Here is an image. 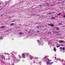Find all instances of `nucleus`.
<instances>
[{"label":"nucleus","mask_w":65,"mask_h":65,"mask_svg":"<svg viewBox=\"0 0 65 65\" xmlns=\"http://www.w3.org/2000/svg\"><path fill=\"white\" fill-rule=\"evenodd\" d=\"M61 35V32L60 31H57V35Z\"/></svg>","instance_id":"f257e3e1"},{"label":"nucleus","mask_w":65,"mask_h":65,"mask_svg":"<svg viewBox=\"0 0 65 65\" xmlns=\"http://www.w3.org/2000/svg\"><path fill=\"white\" fill-rule=\"evenodd\" d=\"M31 60H32L33 59V56L31 55H30L29 56Z\"/></svg>","instance_id":"f03ea898"},{"label":"nucleus","mask_w":65,"mask_h":65,"mask_svg":"<svg viewBox=\"0 0 65 65\" xmlns=\"http://www.w3.org/2000/svg\"><path fill=\"white\" fill-rule=\"evenodd\" d=\"M22 57L23 58H25V55L24 54H22Z\"/></svg>","instance_id":"7ed1b4c3"},{"label":"nucleus","mask_w":65,"mask_h":65,"mask_svg":"<svg viewBox=\"0 0 65 65\" xmlns=\"http://www.w3.org/2000/svg\"><path fill=\"white\" fill-rule=\"evenodd\" d=\"M59 48H60V50H62H62H63L64 51V50H65V48H64V47H63L62 48V47H60Z\"/></svg>","instance_id":"20e7f679"},{"label":"nucleus","mask_w":65,"mask_h":65,"mask_svg":"<svg viewBox=\"0 0 65 65\" xmlns=\"http://www.w3.org/2000/svg\"><path fill=\"white\" fill-rule=\"evenodd\" d=\"M55 28L56 30H59V27H55Z\"/></svg>","instance_id":"39448f33"},{"label":"nucleus","mask_w":65,"mask_h":65,"mask_svg":"<svg viewBox=\"0 0 65 65\" xmlns=\"http://www.w3.org/2000/svg\"><path fill=\"white\" fill-rule=\"evenodd\" d=\"M59 43H63V41L62 40H59Z\"/></svg>","instance_id":"423d86ee"},{"label":"nucleus","mask_w":65,"mask_h":65,"mask_svg":"<svg viewBox=\"0 0 65 65\" xmlns=\"http://www.w3.org/2000/svg\"><path fill=\"white\" fill-rule=\"evenodd\" d=\"M54 50L55 52H56V47H54Z\"/></svg>","instance_id":"0eeeda50"},{"label":"nucleus","mask_w":65,"mask_h":65,"mask_svg":"<svg viewBox=\"0 0 65 65\" xmlns=\"http://www.w3.org/2000/svg\"><path fill=\"white\" fill-rule=\"evenodd\" d=\"M55 17H53L52 18H51V19H52V20H54V19H55Z\"/></svg>","instance_id":"6e6552de"},{"label":"nucleus","mask_w":65,"mask_h":65,"mask_svg":"<svg viewBox=\"0 0 65 65\" xmlns=\"http://www.w3.org/2000/svg\"><path fill=\"white\" fill-rule=\"evenodd\" d=\"M54 33H55V34H56V33H57L58 31H55L54 32Z\"/></svg>","instance_id":"1a4fd4ad"},{"label":"nucleus","mask_w":65,"mask_h":65,"mask_svg":"<svg viewBox=\"0 0 65 65\" xmlns=\"http://www.w3.org/2000/svg\"><path fill=\"white\" fill-rule=\"evenodd\" d=\"M53 62H49V64H50V65L52 64H53Z\"/></svg>","instance_id":"9d476101"},{"label":"nucleus","mask_w":65,"mask_h":65,"mask_svg":"<svg viewBox=\"0 0 65 65\" xmlns=\"http://www.w3.org/2000/svg\"><path fill=\"white\" fill-rule=\"evenodd\" d=\"M2 58V59H3L4 58V56H3V55H1Z\"/></svg>","instance_id":"9b49d317"},{"label":"nucleus","mask_w":65,"mask_h":65,"mask_svg":"<svg viewBox=\"0 0 65 65\" xmlns=\"http://www.w3.org/2000/svg\"><path fill=\"white\" fill-rule=\"evenodd\" d=\"M57 15H61V13H58V14H57Z\"/></svg>","instance_id":"f8f14e48"},{"label":"nucleus","mask_w":65,"mask_h":65,"mask_svg":"<svg viewBox=\"0 0 65 65\" xmlns=\"http://www.w3.org/2000/svg\"><path fill=\"white\" fill-rule=\"evenodd\" d=\"M11 26H13V25H14V24L13 23H12L10 24Z\"/></svg>","instance_id":"ddd939ff"},{"label":"nucleus","mask_w":65,"mask_h":65,"mask_svg":"<svg viewBox=\"0 0 65 65\" xmlns=\"http://www.w3.org/2000/svg\"><path fill=\"white\" fill-rule=\"evenodd\" d=\"M5 27L4 26H3L1 27V29H2V28H4Z\"/></svg>","instance_id":"4468645a"},{"label":"nucleus","mask_w":65,"mask_h":65,"mask_svg":"<svg viewBox=\"0 0 65 65\" xmlns=\"http://www.w3.org/2000/svg\"><path fill=\"white\" fill-rule=\"evenodd\" d=\"M51 27H53L54 26V25L53 24H51Z\"/></svg>","instance_id":"2eb2a0df"},{"label":"nucleus","mask_w":65,"mask_h":65,"mask_svg":"<svg viewBox=\"0 0 65 65\" xmlns=\"http://www.w3.org/2000/svg\"><path fill=\"white\" fill-rule=\"evenodd\" d=\"M46 64H49V62L47 61L46 62Z\"/></svg>","instance_id":"dca6fc26"},{"label":"nucleus","mask_w":65,"mask_h":65,"mask_svg":"<svg viewBox=\"0 0 65 65\" xmlns=\"http://www.w3.org/2000/svg\"><path fill=\"white\" fill-rule=\"evenodd\" d=\"M19 34H20V35H21V34H22V32H20L19 33Z\"/></svg>","instance_id":"f3484780"},{"label":"nucleus","mask_w":65,"mask_h":65,"mask_svg":"<svg viewBox=\"0 0 65 65\" xmlns=\"http://www.w3.org/2000/svg\"><path fill=\"white\" fill-rule=\"evenodd\" d=\"M48 61H49L50 62H51V61L52 60H50L49 59H48Z\"/></svg>","instance_id":"a211bd4d"},{"label":"nucleus","mask_w":65,"mask_h":65,"mask_svg":"<svg viewBox=\"0 0 65 65\" xmlns=\"http://www.w3.org/2000/svg\"><path fill=\"white\" fill-rule=\"evenodd\" d=\"M57 47H60V46H57Z\"/></svg>","instance_id":"6ab92c4d"},{"label":"nucleus","mask_w":65,"mask_h":65,"mask_svg":"<svg viewBox=\"0 0 65 65\" xmlns=\"http://www.w3.org/2000/svg\"><path fill=\"white\" fill-rule=\"evenodd\" d=\"M62 25V23H59V25Z\"/></svg>","instance_id":"aec40b11"},{"label":"nucleus","mask_w":65,"mask_h":65,"mask_svg":"<svg viewBox=\"0 0 65 65\" xmlns=\"http://www.w3.org/2000/svg\"><path fill=\"white\" fill-rule=\"evenodd\" d=\"M61 46H64V45L62 44L60 45Z\"/></svg>","instance_id":"412c9836"},{"label":"nucleus","mask_w":65,"mask_h":65,"mask_svg":"<svg viewBox=\"0 0 65 65\" xmlns=\"http://www.w3.org/2000/svg\"><path fill=\"white\" fill-rule=\"evenodd\" d=\"M48 25L49 26H51V24H48Z\"/></svg>","instance_id":"4be33fe9"},{"label":"nucleus","mask_w":65,"mask_h":65,"mask_svg":"<svg viewBox=\"0 0 65 65\" xmlns=\"http://www.w3.org/2000/svg\"><path fill=\"white\" fill-rule=\"evenodd\" d=\"M63 18H65V15H64Z\"/></svg>","instance_id":"5701e85b"},{"label":"nucleus","mask_w":65,"mask_h":65,"mask_svg":"<svg viewBox=\"0 0 65 65\" xmlns=\"http://www.w3.org/2000/svg\"><path fill=\"white\" fill-rule=\"evenodd\" d=\"M2 37H1V39H2Z\"/></svg>","instance_id":"b1692460"},{"label":"nucleus","mask_w":65,"mask_h":65,"mask_svg":"<svg viewBox=\"0 0 65 65\" xmlns=\"http://www.w3.org/2000/svg\"><path fill=\"white\" fill-rule=\"evenodd\" d=\"M51 14V13H49V14Z\"/></svg>","instance_id":"393cba45"},{"label":"nucleus","mask_w":65,"mask_h":65,"mask_svg":"<svg viewBox=\"0 0 65 65\" xmlns=\"http://www.w3.org/2000/svg\"><path fill=\"white\" fill-rule=\"evenodd\" d=\"M41 5H40V6H41Z\"/></svg>","instance_id":"a878e982"},{"label":"nucleus","mask_w":65,"mask_h":65,"mask_svg":"<svg viewBox=\"0 0 65 65\" xmlns=\"http://www.w3.org/2000/svg\"><path fill=\"white\" fill-rule=\"evenodd\" d=\"M39 27H38V26L37 27V28H39Z\"/></svg>","instance_id":"bb28decb"},{"label":"nucleus","mask_w":65,"mask_h":65,"mask_svg":"<svg viewBox=\"0 0 65 65\" xmlns=\"http://www.w3.org/2000/svg\"><path fill=\"white\" fill-rule=\"evenodd\" d=\"M1 10V9H0V11Z\"/></svg>","instance_id":"cd10ccee"},{"label":"nucleus","mask_w":65,"mask_h":65,"mask_svg":"<svg viewBox=\"0 0 65 65\" xmlns=\"http://www.w3.org/2000/svg\"><path fill=\"white\" fill-rule=\"evenodd\" d=\"M2 15H1L2 16Z\"/></svg>","instance_id":"c85d7f7f"},{"label":"nucleus","mask_w":65,"mask_h":65,"mask_svg":"<svg viewBox=\"0 0 65 65\" xmlns=\"http://www.w3.org/2000/svg\"><path fill=\"white\" fill-rule=\"evenodd\" d=\"M28 33H30V32H28Z\"/></svg>","instance_id":"c756f323"},{"label":"nucleus","mask_w":65,"mask_h":65,"mask_svg":"<svg viewBox=\"0 0 65 65\" xmlns=\"http://www.w3.org/2000/svg\"><path fill=\"white\" fill-rule=\"evenodd\" d=\"M37 59H38V58H37Z\"/></svg>","instance_id":"7c9ffc66"},{"label":"nucleus","mask_w":65,"mask_h":65,"mask_svg":"<svg viewBox=\"0 0 65 65\" xmlns=\"http://www.w3.org/2000/svg\"><path fill=\"white\" fill-rule=\"evenodd\" d=\"M12 65H13V64H12Z\"/></svg>","instance_id":"2f4dec72"},{"label":"nucleus","mask_w":65,"mask_h":65,"mask_svg":"<svg viewBox=\"0 0 65 65\" xmlns=\"http://www.w3.org/2000/svg\"><path fill=\"white\" fill-rule=\"evenodd\" d=\"M38 32H39V31H38Z\"/></svg>","instance_id":"473e14b6"},{"label":"nucleus","mask_w":65,"mask_h":65,"mask_svg":"<svg viewBox=\"0 0 65 65\" xmlns=\"http://www.w3.org/2000/svg\"><path fill=\"white\" fill-rule=\"evenodd\" d=\"M10 31H11V30Z\"/></svg>","instance_id":"72a5a7b5"},{"label":"nucleus","mask_w":65,"mask_h":65,"mask_svg":"<svg viewBox=\"0 0 65 65\" xmlns=\"http://www.w3.org/2000/svg\"><path fill=\"white\" fill-rule=\"evenodd\" d=\"M37 16H38V15H37Z\"/></svg>","instance_id":"f704fd0d"},{"label":"nucleus","mask_w":65,"mask_h":65,"mask_svg":"<svg viewBox=\"0 0 65 65\" xmlns=\"http://www.w3.org/2000/svg\"><path fill=\"white\" fill-rule=\"evenodd\" d=\"M64 65H65V64H64Z\"/></svg>","instance_id":"c9c22d12"}]
</instances>
